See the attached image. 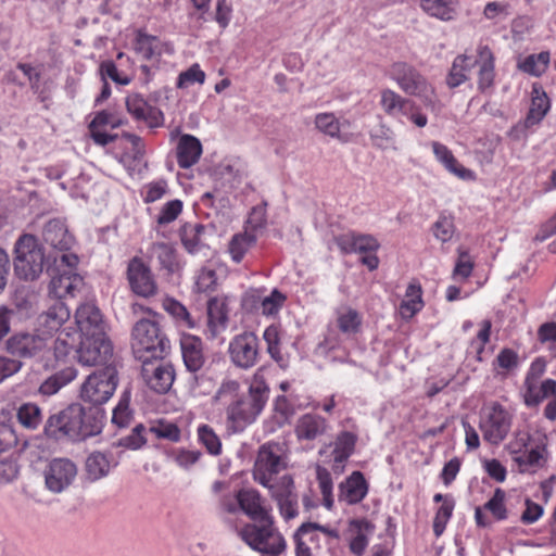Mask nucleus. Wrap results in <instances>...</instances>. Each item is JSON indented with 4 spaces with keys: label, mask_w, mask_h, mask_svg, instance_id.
Returning <instances> with one entry per match:
<instances>
[{
    "label": "nucleus",
    "mask_w": 556,
    "mask_h": 556,
    "mask_svg": "<svg viewBox=\"0 0 556 556\" xmlns=\"http://www.w3.org/2000/svg\"><path fill=\"white\" fill-rule=\"evenodd\" d=\"M238 513L253 521L239 531L241 540L261 556H280L287 548V542L275 526L265 498L255 489L242 488L238 491Z\"/></svg>",
    "instance_id": "1"
},
{
    "label": "nucleus",
    "mask_w": 556,
    "mask_h": 556,
    "mask_svg": "<svg viewBox=\"0 0 556 556\" xmlns=\"http://www.w3.org/2000/svg\"><path fill=\"white\" fill-rule=\"evenodd\" d=\"M99 414L98 408L87 412L79 404L68 405L47 419L45 434L54 440L67 438L72 441H84L101 432L102 420Z\"/></svg>",
    "instance_id": "2"
},
{
    "label": "nucleus",
    "mask_w": 556,
    "mask_h": 556,
    "mask_svg": "<svg viewBox=\"0 0 556 556\" xmlns=\"http://www.w3.org/2000/svg\"><path fill=\"white\" fill-rule=\"evenodd\" d=\"M389 76L405 94L419 98L426 109L440 111V101L433 86L415 66L403 61L394 62L389 68Z\"/></svg>",
    "instance_id": "3"
},
{
    "label": "nucleus",
    "mask_w": 556,
    "mask_h": 556,
    "mask_svg": "<svg viewBox=\"0 0 556 556\" xmlns=\"http://www.w3.org/2000/svg\"><path fill=\"white\" fill-rule=\"evenodd\" d=\"M269 388L263 377L254 375L247 395L238 397L227 407V418L236 431H241L252 424L264 408L268 399Z\"/></svg>",
    "instance_id": "4"
},
{
    "label": "nucleus",
    "mask_w": 556,
    "mask_h": 556,
    "mask_svg": "<svg viewBox=\"0 0 556 556\" xmlns=\"http://www.w3.org/2000/svg\"><path fill=\"white\" fill-rule=\"evenodd\" d=\"M131 348L135 356L142 361L144 358L162 359L170 346L156 321L140 319L132 329Z\"/></svg>",
    "instance_id": "5"
},
{
    "label": "nucleus",
    "mask_w": 556,
    "mask_h": 556,
    "mask_svg": "<svg viewBox=\"0 0 556 556\" xmlns=\"http://www.w3.org/2000/svg\"><path fill=\"white\" fill-rule=\"evenodd\" d=\"M14 254V271L18 278L34 281L42 274L46 256L35 236L22 235L15 243Z\"/></svg>",
    "instance_id": "6"
},
{
    "label": "nucleus",
    "mask_w": 556,
    "mask_h": 556,
    "mask_svg": "<svg viewBox=\"0 0 556 556\" xmlns=\"http://www.w3.org/2000/svg\"><path fill=\"white\" fill-rule=\"evenodd\" d=\"M4 351L8 355L23 362V359L43 358L51 351L49 337L33 330H21L9 336L4 341Z\"/></svg>",
    "instance_id": "7"
},
{
    "label": "nucleus",
    "mask_w": 556,
    "mask_h": 556,
    "mask_svg": "<svg viewBox=\"0 0 556 556\" xmlns=\"http://www.w3.org/2000/svg\"><path fill=\"white\" fill-rule=\"evenodd\" d=\"M288 466V455L282 444L268 442L260 446L253 468V478L267 485Z\"/></svg>",
    "instance_id": "8"
},
{
    "label": "nucleus",
    "mask_w": 556,
    "mask_h": 556,
    "mask_svg": "<svg viewBox=\"0 0 556 556\" xmlns=\"http://www.w3.org/2000/svg\"><path fill=\"white\" fill-rule=\"evenodd\" d=\"M117 386V370L114 366L89 375L80 388V397L84 402L94 406L102 405L113 395Z\"/></svg>",
    "instance_id": "9"
},
{
    "label": "nucleus",
    "mask_w": 556,
    "mask_h": 556,
    "mask_svg": "<svg viewBox=\"0 0 556 556\" xmlns=\"http://www.w3.org/2000/svg\"><path fill=\"white\" fill-rule=\"evenodd\" d=\"M380 105L383 112L391 117L406 116L417 127H425L428 118L420 112V108L410 98H406L392 89L381 90Z\"/></svg>",
    "instance_id": "10"
},
{
    "label": "nucleus",
    "mask_w": 556,
    "mask_h": 556,
    "mask_svg": "<svg viewBox=\"0 0 556 556\" xmlns=\"http://www.w3.org/2000/svg\"><path fill=\"white\" fill-rule=\"evenodd\" d=\"M77 354L78 362L85 366H112L113 346L108 334L80 337Z\"/></svg>",
    "instance_id": "11"
},
{
    "label": "nucleus",
    "mask_w": 556,
    "mask_h": 556,
    "mask_svg": "<svg viewBox=\"0 0 556 556\" xmlns=\"http://www.w3.org/2000/svg\"><path fill=\"white\" fill-rule=\"evenodd\" d=\"M45 485L52 493L66 491L77 477V466L68 458H53L45 471Z\"/></svg>",
    "instance_id": "12"
},
{
    "label": "nucleus",
    "mask_w": 556,
    "mask_h": 556,
    "mask_svg": "<svg viewBox=\"0 0 556 556\" xmlns=\"http://www.w3.org/2000/svg\"><path fill=\"white\" fill-rule=\"evenodd\" d=\"M153 358L142 359L141 376L146 384L156 393H166L173 386L175 370L172 364L152 362Z\"/></svg>",
    "instance_id": "13"
},
{
    "label": "nucleus",
    "mask_w": 556,
    "mask_h": 556,
    "mask_svg": "<svg viewBox=\"0 0 556 556\" xmlns=\"http://www.w3.org/2000/svg\"><path fill=\"white\" fill-rule=\"evenodd\" d=\"M231 362L239 368L253 367L258 358V339L253 332L236 336L229 344Z\"/></svg>",
    "instance_id": "14"
},
{
    "label": "nucleus",
    "mask_w": 556,
    "mask_h": 556,
    "mask_svg": "<svg viewBox=\"0 0 556 556\" xmlns=\"http://www.w3.org/2000/svg\"><path fill=\"white\" fill-rule=\"evenodd\" d=\"M127 277L131 290L140 296L150 298L156 294L157 285L150 267L139 257L129 261Z\"/></svg>",
    "instance_id": "15"
},
{
    "label": "nucleus",
    "mask_w": 556,
    "mask_h": 556,
    "mask_svg": "<svg viewBox=\"0 0 556 556\" xmlns=\"http://www.w3.org/2000/svg\"><path fill=\"white\" fill-rule=\"evenodd\" d=\"M74 318L80 337L106 334V323L100 308L93 302L81 303L76 308Z\"/></svg>",
    "instance_id": "16"
},
{
    "label": "nucleus",
    "mask_w": 556,
    "mask_h": 556,
    "mask_svg": "<svg viewBox=\"0 0 556 556\" xmlns=\"http://www.w3.org/2000/svg\"><path fill=\"white\" fill-rule=\"evenodd\" d=\"M480 429L485 441L498 444L509 432L510 418L500 405H494L486 418L480 422Z\"/></svg>",
    "instance_id": "17"
},
{
    "label": "nucleus",
    "mask_w": 556,
    "mask_h": 556,
    "mask_svg": "<svg viewBox=\"0 0 556 556\" xmlns=\"http://www.w3.org/2000/svg\"><path fill=\"white\" fill-rule=\"evenodd\" d=\"M71 312L63 301H55L47 311L42 312L37 318L36 329L49 337V342L55 332L70 319Z\"/></svg>",
    "instance_id": "18"
},
{
    "label": "nucleus",
    "mask_w": 556,
    "mask_h": 556,
    "mask_svg": "<svg viewBox=\"0 0 556 556\" xmlns=\"http://www.w3.org/2000/svg\"><path fill=\"white\" fill-rule=\"evenodd\" d=\"M83 288V278L78 274H74L68 269L51 277L49 283V295L53 296L55 301H62L68 296H76Z\"/></svg>",
    "instance_id": "19"
},
{
    "label": "nucleus",
    "mask_w": 556,
    "mask_h": 556,
    "mask_svg": "<svg viewBox=\"0 0 556 556\" xmlns=\"http://www.w3.org/2000/svg\"><path fill=\"white\" fill-rule=\"evenodd\" d=\"M41 237L45 243L59 251H68L75 243L67 225L60 218L48 220L42 228Z\"/></svg>",
    "instance_id": "20"
},
{
    "label": "nucleus",
    "mask_w": 556,
    "mask_h": 556,
    "mask_svg": "<svg viewBox=\"0 0 556 556\" xmlns=\"http://www.w3.org/2000/svg\"><path fill=\"white\" fill-rule=\"evenodd\" d=\"M126 108L129 114L136 119L146 122L150 127H157L163 124V113L137 93L126 98Z\"/></svg>",
    "instance_id": "21"
},
{
    "label": "nucleus",
    "mask_w": 556,
    "mask_h": 556,
    "mask_svg": "<svg viewBox=\"0 0 556 556\" xmlns=\"http://www.w3.org/2000/svg\"><path fill=\"white\" fill-rule=\"evenodd\" d=\"M328 428L327 420L315 414L301 416L295 424L294 433L300 441H313L323 435Z\"/></svg>",
    "instance_id": "22"
},
{
    "label": "nucleus",
    "mask_w": 556,
    "mask_h": 556,
    "mask_svg": "<svg viewBox=\"0 0 556 556\" xmlns=\"http://www.w3.org/2000/svg\"><path fill=\"white\" fill-rule=\"evenodd\" d=\"M180 346L187 369L191 372L200 370L205 363L201 339L194 336H184L180 340Z\"/></svg>",
    "instance_id": "23"
},
{
    "label": "nucleus",
    "mask_w": 556,
    "mask_h": 556,
    "mask_svg": "<svg viewBox=\"0 0 556 556\" xmlns=\"http://www.w3.org/2000/svg\"><path fill=\"white\" fill-rule=\"evenodd\" d=\"M339 488V500L350 505L359 503L368 491L367 482L359 471H354Z\"/></svg>",
    "instance_id": "24"
},
{
    "label": "nucleus",
    "mask_w": 556,
    "mask_h": 556,
    "mask_svg": "<svg viewBox=\"0 0 556 556\" xmlns=\"http://www.w3.org/2000/svg\"><path fill=\"white\" fill-rule=\"evenodd\" d=\"M202 154V144L192 135H182L177 143V163L181 168H189L198 163Z\"/></svg>",
    "instance_id": "25"
},
{
    "label": "nucleus",
    "mask_w": 556,
    "mask_h": 556,
    "mask_svg": "<svg viewBox=\"0 0 556 556\" xmlns=\"http://www.w3.org/2000/svg\"><path fill=\"white\" fill-rule=\"evenodd\" d=\"M227 320L228 308L225 299H210L207 302V327L213 338L225 329Z\"/></svg>",
    "instance_id": "26"
},
{
    "label": "nucleus",
    "mask_w": 556,
    "mask_h": 556,
    "mask_svg": "<svg viewBox=\"0 0 556 556\" xmlns=\"http://www.w3.org/2000/svg\"><path fill=\"white\" fill-rule=\"evenodd\" d=\"M168 46L162 42L157 37L138 31L135 50L143 59L148 61H157L164 50H167Z\"/></svg>",
    "instance_id": "27"
},
{
    "label": "nucleus",
    "mask_w": 556,
    "mask_h": 556,
    "mask_svg": "<svg viewBox=\"0 0 556 556\" xmlns=\"http://www.w3.org/2000/svg\"><path fill=\"white\" fill-rule=\"evenodd\" d=\"M549 106L546 93L539 87L533 86L531 105L525 119V126L529 128L541 123L547 114Z\"/></svg>",
    "instance_id": "28"
},
{
    "label": "nucleus",
    "mask_w": 556,
    "mask_h": 556,
    "mask_svg": "<svg viewBox=\"0 0 556 556\" xmlns=\"http://www.w3.org/2000/svg\"><path fill=\"white\" fill-rule=\"evenodd\" d=\"M374 530V526L364 519H353L350 521V549L356 556H362L368 544L367 533Z\"/></svg>",
    "instance_id": "29"
},
{
    "label": "nucleus",
    "mask_w": 556,
    "mask_h": 556,
    "mask_svg": "<svg viewBox=\"0 0 556 556\" xmlns=\"http://www.w3.org/2000/svg\"><path fill=\"white\" fill-rule=\"evenodd\" d=\"M421 10L431 17L448 22L455 18V0H420Z\"/></svg>",
    "instance_id": "30"
},
{
    "label": "nucleus",
    "mask_w": 556,
    "mask_h": 556,
    "mask_svg": "<svg viewBox=\"0 0 556 556\" xmlns=\"http://www.w3.org/2000/svg\"><path fill=\"white\" fill-rule=\"evenodd\" d=\"M76 370L73 367L63 368L49 376L39 387V393L46 396L58 393L63 387L74 380Z\"/></svg>",
    "instance_id": "31"
},
{
    "label": "nucleus",
    "mask_w": 556,
    "mask_h": 556,
    "mask_svg": "<svg viewBox=\"0 0 556 556\" xmlns=\"http://www.w3.org/2000/svg\"><path fill=\"white\" fill-rule=\"evenodd\" d=\"M477 64V61L471 56H467L465 54L458 55L452 65L450 74L447 76V85L451 88H455L463 84L468 79L467 73L470 72L473 66Z\"/></svg>",
    "instance_id": "32"
},
{
    "label": "nucleus",
    "mask_w": 556,
    "mask_h": 556,
    "mask_svg": "<svg viewBox=\"0 0 556 556\" xmlns=\"http://www.w3.org/2000/svg\"><path fill=\"white\" fill-rule=\"evenodd\" d=\"M356 435L344 431L336 440L332 452L336 468H339L354 452Z\"/></svg>",
    "instance_id": "33"
},
{
    "label": "nucleus",
    "mask_w": 556,
    "mask_h": 556,
    "mask_svg": "<svg viewBox=\"0 0 556 556\" xmlns=\"http://www.w3.org/2000/svg\"><path fill=\"white\" fill-rule=\"evenodd\" d=\"M87 478L97 481L105 477L110 471V462L101 452L91 453L85 464Z\"/></svg>",
    "instance_id": "34"
},
{
    "label": "nucleus",
    "mask_w": 556,
    "mask_h": 556,
    "mask_svg": "<svg viewBox=\"0 0 556 556\" xmlns=\"http://www.w3.org/2000/svg\"><path fill=\"white\" fill-rule=\"evenodd\" d=\"M263 486L268 489L270 497L276 504L296 494L295 484L290 475H283L278 480H273Z\"/></svg>",
    "instance_id": "35"
},
{
    "label": "nucleus",
    "mask_w": 556,
    "mask_h": 556,
    "mask_svg": "<svg viewBox=\"0 0 556 556\" xmlns=\"http://www.w3.org/2000/svg\"><path fill=\"white\" fill-rule=\"evenodd\" d=\"M338 328L343 333H356L362 325V317L358 312L352 307H343L337 312Z\"/></svg>",
    "instance_id": "36"
},
{
    "label": "nucleus",
    "mask_w": 556,
    "mask_h": 556,
    "mask_svg": "<svg viewBox=\"0 0 556 556\" xmlns=\"http://www.w3.org/2000/svg\"><path fill=\"white\" fill-rule=\"evenodd\" d=\"M421 307V288L419 285L409 283L406 289L405 300L401 304V314L409 318L419 312Z\"/></svg>",
    "instance_id": "37"
},
{
    "label": "nucleus",
    "mask_w": 556,
    "mask_h": 556,
    "mask_svg": "<svg viewBox=\"0 0 556 556\" xmlns=\"http://www.w3.org/2000/svg\"><path fill=\"white\" fill-rule=\"evenodd\" d=\"M549 63V53L547 51L539 54H530L518 64L519 70L532 76H541Z\"/></svg>",
    "instance_id": "38"
},
{
    "label": "nucleus",
    "mask_w": 556,
    "mask_h": 556,
    "mask_svg": "<svg viewBox=\"0 0 556 556\" xmlns=\"http://www.w3.org/2000/svg\"><path fill=\"white\" fill-rule=\"evenodd\" d=\"M379 248V242L376 238L368 235L354 236L348 242L346 247H342L345 253H369L376 252Z\"/></svg>",
    "instance_id": "39"
},
{
    "label": "nucleus",
    "mask_w": 556,
    "mask_h": 556,
    "mask_svg": "<svg viewBox=\"0 0 556 556\" xmlns=\"http://www.w3.org/2000/svg\"><path fill=\"white\" fill-rule=\"evenodd\" d=\"M20 424L27 429H37L41 424V409L33 403L23 404L17 410Z\"/></svg>",
    "instance_id": "40"
},
{
    "label": "nucleus",
    "mask_w": 556,
    "mask_h": 556,
    "mask_svg": "<svg viewBox=\"0 0 556 556\" xmlns=\"http://www.w3.org/2000/svg\"><path fill=\"white\" fill-rule=\"evenodd\" d=\"M205 227L197 224L185 227L181 235L184 247L191 253L195 252L201 245H204L203 235Z\"/></svg>",
    "instance_id": "41"
},
{
    "label": "nucleus",
    "mask_w": 556,
    "mask_h": 556,
    "mask_svg": "<svg viewBox=\"0 0 556 556\" xmlns=\"http://www.w3.org/2000/svg\"><path fill=\"white\" fill-rule=\"evenodd\" d=\"M255 241V237L244 233L235 235L229 243V253L232 260L237 263L241 262L245 252Z\"/></svg>",
    "instance_id": "42"
},
{
    "label": "nucleus",
    "mask_w": 556,
    "mask_h": 556,
    "mask_svg": "<svg viewBox=\"0 0 556 556\" xmlns=\"http://www.w3.org/2000/svg\"><path fill=\"white\" fill-rule=\"evenodd\" d=\"M198 437L200 442L206 447L212 455H219L222 452V442L215 431L207 425L198 428Z\"/></svg>",
    "instance_id": "43"
},
{
    "label": "nucleus",
    "mask_w": 556,
    "mask_h": 556,
    "mask_svg": "<svg viewBox=\"0 0 556 556\" xmlns=\"http://www.w3.org/2000/svg\"><path fill=\"white\" fill-rule=\"evenodd\" d=\"M129 393L124 392L117 406L113 410L112 421L119 428L126 427L131 420V412L129 409Z\"/></svg>",
    "instance_id": "44"
},
{
    "label": "nucleus",
    "mask_w": 556,
    "mask_h": 556,
    "mask_svg": "<svg viewBox=\"0 0 556 556\" xmlns=\"http://www.w3.org/2000/svg\"><path fill=\"white\" fill-rule=\"evenodd\" d=\"M317 129L330 137H339L340 123L332 113H321L315 117Z\"/></svg>",
    "instance_id": "45"
},
{
    "label": "nucleus",
    "mask_w": 556,
    "mask_h": 556,
    "mask_svg": "<svg viewBox=\"0 0 556 556\" xmlns=\"http://www.w3.org/2000/svg\"><path fill=\"white\" fill-rule=\"evenodd\" d=\"M505 492L496 489L493 496L484 504L483 508L489 510L497 520L507 518V509L504 505Z\"/></svg>",
    "instance_id": "46"
},
{
    "label": "nucleus",
    "mask_w": 556,
    "mask_h": 556,
    "mask_svg": "<svg viewBox=\"0 0 556 556\" xmlns=\"http://www.w3.org/2000/svg\"><path fill=\"white\" fill-rule=\"evenodd\" d=\"M23 368V362L10 356L0 355V383L18 374Z\"/></svg>",
    "instance_id": "47"
},
{
    "label": "nucleus",
    "mask_w": 556,
    "mask_h": 556,
    "mask_svg": "<svg viewBox=\"0 0 556 556\" xmlns=\"http://www.w3.org/2000/svg\"><path fill=\"white\" fill-rule=\"evenodd\" d=\"M454 502L451 500H444L433 520V531L437 536H440L443 533L446 522L452 516Z\"/></svg>",
    "instance_id": "48"
},
{
    "label": "nucleus",
    "mask_w": 556,
    "mask_h": 556,
    "mask_svg": "<svg viewBox=\"0 0 556 556\" xmlns=\"http://www.w3.org/2000/svg\"><path fill=\"white\" fill-rule=\"evenodd\" d=\"M150 431L157 438L167 439L177 442L180 438L179 428L169 421L160 420L150 428Z\"/></svg>",
    "instance_id": "49"
},
{
    "label": "nucleus",
    "mask_w": 556,
    "mask_h": 556,
    "mask_svg": "<svg viewBox=\"0 0 556 556\" xmlns=\"http://www.w3.org/2000/svg\"><path fill=\"white\" fill-rule=\"evenodd\" d=\"M204 80L205 73L200 68L198 64H193L187 71L179 74L177 87L186 88L194 83L203 84Z\"/></svg>",
    "instance_id": "50"
},
{
    "label": "nucleus",
    "mask_w": 556,
    "mask_h": 556,
    "mask_svg": "<svg viewBox=\"0 0 556 556\" xmlns=\"http://www.w3.org/2000/svg\"><path fill=\"white\" fill-rule=\"evenodd\" d=\"M264 340L267 344V352L276 361L281 362L282 356L279 349V332L275 326H269L264 331Z\"/></svg>",
    "instance_id": "51"
},
{
    "label": "nucleus",
    "mask_w": 556,
    "mask_h": 556,
    "mask_svg": "<svg viewBox=\"0 0 556 556\" xmlns=\"http://www.w3.org/2000/svg\"><path fill=\"white\" fill-rule=\"evenodd\" d=\"M286 301V296L277 289L273 290L270 295L263 299L261 303L262 313L270 316L278 313L279 308Z\"/></svg>",
    "instance_id": "52"
},
{
    "label": "nucleus",
    "mask_w": 556,
    "mask_h": 556,
    "mask_svg": "<svg viewBox=\"0 0 556 556\" xmlns=\"http://www.w3.org/2000/svg\"><path fill=\"white\" fill-rule=\"evenodd\" d=\"M166 311L177 320L184 321L188 328L195 326L188 309L176 300H168L165 304Z\"/></svg>",
    "instance_id": "53"
},
{
    "label": "nucleus",
    "mask_w": 556,
    "mask_h": 556,
    "mask_svg": "<svg viewBox=\"0 0 556 556\" xmlns=\"http://www.w3.org/2000/svg\"><path fill=\"white\" fill-rule=\"evenodd\" d=\"M182 203L180 200H173L167 202L161 210L160 215L157 216V224L166 225L174 222L178 215L181 213Z\"/></svg>",
    "instance_id": "54"
},
{
    "label": "nucleus",
    "mask_w": 556,
    "mask_h": 556,
    "mask_svg": "<svg viewBox=\"0 0 556 556\" xmlns=\"http://www.w3.org/2000/svg\"><path fill=\"white\" fill-rule=\"evenodd\" d=\"M454 230L453 220L446 216L440 217L433 225V235L442 242L450 241L454 235Z\"/></svg>",
    "instance_id": "55"
},
{
    "label": "nucleus",
    "mask_w": 556,
    "mask_h": 556,
    "mask_svg": "<svg viewBox=\"0 0 556 556\" xmlns=\"http://www.w3.org/2000/svg\"><path fill=\"white\" fill-rule=\"evenodd\" d=\"M146 428L142 425H137L130 434L119 439L118 445L130 450L140 448L146 443V438L142 434Z\"/></svg>",
    "instance_id": "56"
},
{
    "label": "nucleus",
    "mask_w": 556,
    "mask_h": 556,
    "mask_svg": "<svg viewBox=\"0 0 556 556\" xmlns=\"http://www.w3.org/2000/svg\"><path fill=\"white\" fill-rule=\"evenodd\" d=\"M279 513L283 520L289 521L299 516V496L298 493L290 498H285L277 503Z\"/></svg>",
    "instance_id": "57"
},
{
    "label": "nucleus",
    "mask_w": 556,
    "mask_h": 556,
    "mask_svg": "<svg viewBox=\"0 0 556 556\" xmlns=\"http://www.w3.org/2000/svg\"><path fill=\"white\" fill-rule=\"evenodd\" d=\"M543 455L539 447L532 448L531 451H525L522 454L520 453L517 456H513L515 463L519 465L521 470H525L527 467L538 466Z\"/></svg>",
    "instance_id": "58"
},
{
    "label": "nucleus",
    "mask_w": 556,
    "mask_h": 556,
    "mask_svg": "<svg viewBox=\"0 0 556 556\" xmlns=\"http://www.w3.org/2000/svg\"><path fill=\"white\" fill-rule=\"evenodd\" d=\"M432 147L438 160L441 161L451 172L459 174L456 168L457 161L453 156L452 152L445 146L438 142H434Z\"/></svg>",
    "instance_id": "59"
},
{
    "label": "nucleus",
    "mask_w": 556,
    "mask_h": 556,
    "mask_svg": "<svg viewBox=\"0 0 556 556\" xmlns=\"http://www.w3.org/2000/svg\"><path fill=\"white\" fill-rule=\"evenodd\" d=\"M536 380L528 379L525 380V403L528 406L538 405L542 401L541 387H538Z\"/></svg>",
    "instance_id": "60"
},
{
    "label": "nucleus",
    "mask_w": 556,
    "mask_h": 556,
    "mask_svg": "<svg viewBox=\"0 0 556 556\" xmlns=\"http://www.w3.org/2000/svg\"><path fill=\"white\" fill-rule=\"evenodd\" d=\"M543 515V507L530 498L526 500V509L521 514L520 520L525 525L534 523Z\"/></svg>",
    "instance_id": "61"
},
{
    "label": "nucleus",
    "mask_w": 556,
    "mask_h": 556,
    "mask_svg": "<svg viewBox=\"0 0 556 556\" xmlns=\"http://www.w3.org/2000/svg\"><path fill=\"white\" fill-rule=\"evenodd\" d=\"M301 531H303L302 525L299 527V529L295 531L293 535L295 542V556H312V552L308 546V542H312L309 540V533Z\"/></svg>",
    "instance_id": "62"
},
{
    "label": "nucleus",
    "mask_w": 556,
    "mask_h": 556,
    "mask_svg": "<svg viewBox=\"0 0 556 556\" xmlns=\"http://www.w3.org/2000/svg\"><path fill=\"white\" fill-rule=\"evenodd\" d=\"M167 191V182L163 179L151 182L147 186V194L144 201L147 203L160 200Z\"/></svg>",
    "instance_id": "63"
},
{
    "label": "nucleus",
    "mask_w": 556,
    "mask_h": 556,
    "mask_svg": "<svg viewBox=\"0 0 556 556\" xmlns=\"http://www.w3.org/2000/svg\"><path fill=\"white\" fill-rule=\"evenodd\" d=\"M239 383L235 380L223 382L217 391L216 399L220 401H235L238 399Z\"/></svg>",
    "instance_id": "64"
}]
</instances>
